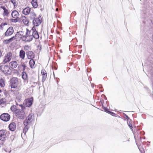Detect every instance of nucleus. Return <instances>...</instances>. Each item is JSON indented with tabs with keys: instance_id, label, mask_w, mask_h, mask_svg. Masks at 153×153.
Instances as JSON below:
<instances>
[{
	"instance_id": "nucleus-1",
	"label": "nucleus",
	"mask_w": 153,
	"mask_h": 153,
	"mask_svg": "<svg viewBox=\"0 0 153 153\" xmlns=\"http://www.w3.org/2000/svg\"><path fill=\"white\" fill-rule=\"evenodd\" d=\"M19 105L21 107V109H17L16 110L15 113L16 116L18 118L20 119H23L25 117V115L24 111V110L25 108V107L22 104Z\"/></svg>"
},
{
	"instance_id": "nucleus-2",
	"label": "nucleus",
	"mask_w": 153,
	"mask_h": 153,
	"mask_svg": "<svg viewBox=\"0 0 153 153\" xmlns=\"http://www.w3.org/2000/svg\"><path fill=\"white\" fill-rule=\"evenodd\" d=\"M9 132L6 130H0V141L4 143L8 136Z\"/></svg>"
},
{
	"instance_id": "nucleus-3",
	"label": "nucleus",
	"mask_w": 153,
	"mask_h": 153,
	"mask_svg": "<svg viewBox=\"0 0 153 153\" xmlns=\"http://www.w3.org/2000/svg\"><path fill=\"white\" fill-rule=\"evenodd\" d=\"M34 119V115L33 114L31 113L26 118V119L24 121L23 123H25V125H30L32 122L33 120Z\"/></svg>"
},
{
	"instance_id": "nucleus-4",
	"label": "nucleus",
	"mask_w": 153,
	"mask_h": 153,
	"mask_svg": "<svg viewBox=\"0 0 153 153\" xmlns=\"http://www.w3.org/2000/svg\"><path fill=\"white\" fill-rule=\"evenodd\" d=\"M1 71L5 74L10 75L11 73V70L7 65H2Z\"/></svg>"
},
{
	"instance_id": "nucleus-5",
	"label": "nucleus",
	"mask_w": 153,
	"mask_h": 153,
	"mask_svg": "<svg viewBox=\"0 0 153 153\" xmlns=\"http://www.w3.org/2000/svg\"><path fill=\"white\" fill-rule=\"evenodd\" d=\"M10 115L7 113H3L0 116L1 120L4 122H7L8 121L10 120Z\"/></svg>"
},
{
	"instance_id": "nucleus-6",
	"label": "nucleus",
	"mask_w": 153,
	"mask_h": 153,
	"mask_svg": "<svg viewBox=\"0 0 153 153\" xmlns=\"http://www.w3.org/2000/svg\"><path fill=\"white\" fill-rule=\"evenodd\" d=\"M18 79L17 78L13 77L10 80V86L11 88H15L18 85Z\"/></svg>"
},
{
	"instance_id": "nucleus-7",
	"label": "nucleus",
	"mask_w": 153,
	"mask_h": 153,
	"mask_svg": "<svg viewBox=\"0 0 153 153\" xmlns=\"http://www.w3.org/2000/svg\"><path fill=\"white\" fill-rule=\"evenodd\" d=\"M42 22V18L41 16L39 17H36L33 20V24L34 25V27L38 26Z\"/></svg>"
},
{
	"instance_id": "nucleus-8",
	"label": "nucleus",
	"mask_w": 153,
	"mask_h": 153,
	"mask_svg": "<svg viewBox=\"0 0 153 153\" xmlns=\"http://www.w3.org/2000/svg\"><path fill=\"white\" fill-rule=\"evenodd\" d=\"M31 35L35 39H37L39 37V36L38 32L36 31V27H33L32 28V32Z\"/></svg>"
},
{
	"instance_id": "nucleus-9",
	"label": "nucleus",
	"mask_w": 153,
	"mask_h": 153,
	"mask_svg": "<svg viewBox=\"0 0 153 153\" xmlns=\"http://www.w3.org/2000/svg\"><path fill=\"white\" fill-rule=\"evenodd\" d=\"M33 39L32 36H24L22 37V40L23 41L30 42Z\"/></svg>"
},
{
	"instance_id": "nucleus-10",
	"label": "nucleus",
	"mask_w": 153,
	"mask_h": 153,
	"mask_svg": "<svg viewBox=\"0 0 153 153\" xmlns=\"http://www.w3.org/2000/svg\"><path fill=\"white\" fill-rule=\"evenodd\" d=\"M12 57V53L11 52H9L4 57L3 62L5 63H7L11 60Z\"/></svg>"
},
{
	"instance_id": "nucleus-11",
	"label": "nucleus",
	"mask_w": 153,
	"mask_h": 153,
	"mask_svg": "<svg viewBox=\"0 0 153 153\" xmlns=\"http://www.w3.org/2000/svg\"><path fill=\"white\" fill-rule=\"evenodd\" d=\"M14 32L13 27H10L5 33V36H7L12 35Z\"/></svg>"
},
{
	"instance_id": "nucleus-12",
	"label": "nucleus",
	"mask_w": 153,
	"mask_h": 153,
	"mask_svg": "<svg viewBox=\"0 0 153 153\" xmlns=\"http://www.w3.org/2000/svg\"><path fill=\"white\" fill-rule=\"evenodd\" d=\"M33 99V98H30L28 100H25L24 104L26 107H30L32 104Z\"/></svg>"
},
{
	"instance_id": "nucleus-13",
	"label": "nucleus",
	"mask_w": 153,
	"mask_h": 153,
	"mask_svg": "<svg viewBox=\"0 0 153 153\" xmlns=\"http://www.w3.org/2000/svg\"><path fill=\"white\" fill-rule=\"evenodd\" d=\"M27 56V58L29 59H33L34 58V53L31 51H28L26 53Z\"/></svg>"
},
{
	"instance_id": "nucleus-14",
	"label": "nucleus",
	"mask_w": 153,
	"mask_h": 153,
	"mask_svg": "<svg viewBox=\"0 0 153 153\" xmlns=\"http://www.w3.org/2000/svg\"><path fill=\"white\" fill-rule=\"evenodd\" d=\"M41 74L42 76V82H44L46 79L47 76V73L44 69H42L41 71Z\"/></svg>"
},
{
	"instance_id": "nucleus-15",
	"label": "nucleus",
	"mask_w": 153,
	"mask_h": 153,
	"mask_svg": "<svg viewBox=\"0 0 153 153\" xmlns=\"http://www.w3.org/2000/svg\"><path fill=\"white\" fill-rule=\"evenodd\" d=\"M8 128L9 130L11 131H14L16 128V123L14 122L11 123L9 125Z\"/></svg>"
},
{
	"instance_id": "nucleus-16",
	"label": "nucleus",
	"mask_w": 153,
	"mask_h": 153,
	"mask_svg": "<svg viewBox=\"0 0 153 153\" xmlns=\"http://www.w3.org/2000/svg\"><path fill=\"white\" fill-rule=\"evenodd\" d=\"M19 15L18 12L16 10L13 11L11 14V16L13 18H19Z\"/></svg>"
},
{
	"instance_id": "nucleus-17",
	"label": "nucleus",
	"mask_w": 153,
	"mask_h": 153,
	"mask_svg": "<svg viewBox=\"0 0 153 153\" xmlns=\"http://www.w3.org/2000/svg\"><path fill=\"white\" fill-rule=\"evenodd\" d=\"M3 10V15L4 16H7L10 11H9L4 6H2L1 7Z\"/></svg>"
},
{
	"instance_id": "nucleus-18",
	"label": "nucleus",
	"mask_w": 153,
	"mask_h": 153,
	"mask_svg": "<svg viewBox=\"0 0 153 153\" xmlns=\"http://www.w3.org/2000/svg\"><path fill=\"white\" fill-rule=\"evenodd\" d=\"M31 8L29 7H27L24 9L22 11V13L25 15H28L30 12Z\"/></svg>"
},
{
	"instance_id": "nucleus-19",
	"label": "nucleus",
	"mask_w": 153,
	"mask_h": 153,
	"mask_svg": "<svg viewBox=\"0 0 153 153\" xmlns=\"http://www.w3.org/2000/svg\"><path fill=\"white\" fill-rule=\"evenodd\" d=\"M17 65V63L16 61L10 62L9 63L10 67L13 69L16 68Z\"/></svg>"
},
{
	"instance_id": "nucleus-20",
	"label": "nucleus",
	"mask_w": 153,
	"mask_h": 153,
	"mask_svg": "<svg viewBox=\"0 0 153 153\" xmlns=\"http://www.w3.org/2000/svg\"><path fill=\"white\" fill-rule=\"evenodd\" d=\"M15 39V36H13L12 37L7 39L5 40L4 41V44H8L11 42H12L13 40H14Z\"/></svg>"
},
{
	"instance_id": "nucleus-21",
	"label": "nucleus",
	"mask_w": 153,
	"mask_h": 153,
	"mask_svg": "<svg viewBox=\"0 0 153 153\" xmlns=\"http://www.w3.org/2000/svg\"><path fill=\"white\" fill-rule=\"evenodd\" d=\"M25 52L23 50H21L19 52V56L22 59H24L25 57Z\"/></svg>"
},
{
	"instance_id": "nucleus-22",
	"label": "nucleus",
	"mask_w": 153,
	"mask_h": 153,
	"mask_svg": "<svg viewBox=\"0 0 153 153\" xmlns=\"http://www.w3.org/2000/svg\"><path fill=\"white\" fill-rule=\"evenodd\" d=\"M23 124L25 126V127L23 129V133L25 134L29 129L30 125H25V123H24Z\"/></svg>"
},
{
	"instance_id": "nucleus-23",
	"label": "nucleus",
	"mask_w": 153,
	"mask_h": 153,
	"mask_svg": "<svg viewBox=\"0 0 153 153\" xmlns=\"http://www.w3.org/2000/svg\"><path fill=\"white\" fill-rule=\"evenodd\" d=\"M22 76L23 79L27 82H28L27 80V76L26 73L25 72L23 71L22 74Z\"/></svg>"
},
{
	"instance_id": "nucleus-24",
	"label": "nucleus",
	"mask_w": 153,
	"mask_h": 153,
	"mask_svg": "<svg viewBox=\"0 0 153 153\" xmlns=\"http://www.w3.org/2000/svg\"><path fill=\"white\" fill-rule=\"evenodd\" d=\"M31 4L33 7L34 8H36L38 6L37 0H33L31 1Z\"/></svg>"
},
{
	"instance_id": "nucleus-25",
	"label": "nucleus",
	"mask_w": 153,
	"mask_h": 153,
	"mask_svg": "<svg viewBox=\"0 0 153 153\" xmlns=\"http://www.w3.org/2000/svg\"><path fill=\"white\" fill-rule=\"evenodd\" d=\"M21 19L25 24L27 25L28 24L29 21L25 16H22L21 18Z\"/></svg>"
},
{
	"instance_id": "nucleus-26",
	"label": "nucleus",
	"mask_w": 153,
	"mask_h": 153,
	"mask_svg": "<svg viewBox=\"0 0 153 153\" xmlns=\"http://www.w3.org/2000/svg\"><path fill=\"white\" fill-rule=\"evenodd\" d=\"M35 62L33 59H31L29 61V65L31 68H33L35 67Z\"/></svg>"
},
{
	"instance_id": "nucleus-27",
	"label": "nucleus",
	"mask_w": 153,
	"mask_h": 153,
	"mask_svg": "<svg viewBox=\"0 0 153 153\" xmlns=\"http://www.w3.org/2000/svg\"><path fill=\"white\" fill-rule=\"evenodd\" d=\"M30 19L31 20H33L34 19L36 18V14L33 12H31L30 13L29 17Z\"/></svg>"
},
{
	"instance_id": "nucleus-28",
	"label": "nucleus",
	"mask_w": 153,
	"mask_h": 153,
	"mask_svg": "<svg viewBox=\"0 0 153 153\" xmlns=\"http://www.w3.org/2000/svg\"><path fill=\"white\" fill-rule=\"evenodd\" d=\"M32 32V29L30 30H29L28 29H27L25 35L24 36H31Z\"/></svg>"
},
{
	"instance_id": "nucleus-29",
	"label": "nucleus",
	"mask_w": 153,
	"mask_h": 153,
	"mask_svg": "<svg viewBox=\"0 0 153 153\" xmlns=\"http://www.w3.org/2000/svg\"><path fill=\"white\" fill-rule=\"evenodd\" d=\"M5 86L4 81L3 79H0V86L1 87H3Z\"/></svg>"
},
{
	"instance_id": "nucleus-30",
	"label": "nucleus",
	"mask_w": 153,
	"mask_h": 153,
	"mask_svg": "<svg viewBox=\"0 0 153 153\" xmlns=\"http://www.w3.org/2000/svg\"><path fill=\"white\" fill-rule=\"evenodd\" d=\"M14 18V19H10L11 22H12L16 23V22H18L20 19L19 18Z\"/></svg>"
},
{
	"instance_id": "nucleus-31",
	"label": "nucleus",
	"mask_w": 153,
	"mask_h": 153,
	"mask_svg": "<svg viewBox=\"0 0 153 153\" xmlns=\"http://www.w3.org/2000/svg\"><path fill=\"white\" fill-rule=\"evenodd\" d=\"M30 84L32 85L31 87H35L37 84V82H33L31 80H30Z\"/></svg>"
},
{
	"instance_id": "nucleus-32",
	"label": "nucleus",
	"mask_w": 153,
	"mask_h": 153,
	"mask_svg": "<svg viewBox=\"0 0 153 153\" xmlns=\"http://www.w3.org/2000/svg\"><path fill=\"white\" fill-rule=\"evenodd\" d=\"M6 102L5 99H0V105L1 104H5Z\"/></svg>"
},
{
	"instance_id": "nucleus-33",
	"label": "nucleus",
	"mask_w": 153,
	"mask_h": 153,
	"mask_svg": "<svg viewBox=\"0 0 153 153\" xmlns=\"http://www.w3.org/2000/svg\"><path fill=\"white\" fill-rule=\"evenodd\" d=\"M19 36H20V38L22 39V37L24 36V35H23V32H22V31H20L19 32H18L16 34V35H18V36L19 35Z\"/></svg>"
},
{
	"instance_id": "nucleus-34",
	"label": "nucleus",
	"mask_w": 153,
	"mask_h": 153,
	"mask_svg": "<svg viewBox=\"0 0 153 153\" xmlns=\"http://www.w3.org/2000/svg\"><path fill=\"white\" fill-rule=\"evenodd\" d=\"M10 1L13 4L14 7L16 6V4L15 0H11Z\"/></svg>"
},
{
	"instance_id": "nucleus-35",
	"label": "nucleus",
	"mask_w": 153,
	"mask_h": 153,
	"mask_svg": "<svg viewBox=\"0 0 153 153\" xmlns=\"http://www.w3.org/2000/svg\"><path fill=\"white\" fill-rule=\"evenodd\" d=\"M127 124H128L129 127L130 128L131 130H132L133 127L132 126V125L130 123V122H127Z\"/></svg>"
},
{
	"instance_id": "nucleus-36",
	"label": "nucleus",
	"mask_w": 153,
	"mask_h": 153,
	"mask_svg": "<svg viewBox=\"0 0 153 153\" xmlns=\"http://www.w3.org/2000/svg\"><path fill=\"white\" fill-rule=\"evenodd\" d=\"M123 114L124 115L123 117L124 118H126L127 120H128L129 119V118L128 117L127 115H126L125 114L123 113Z\"/></svg>"
},
{
	"instance_id": "nucleus-37",
	"label": "nucleus",
	"mask_w": 153,
	"mask_h": 153,
	"mask_svg": "<svg viewBox=\"0 0 153 153\" xmlns=\"http://www.w3.org/2000/svg\"><path fill=\"white\" fill-rule=\"evenodd\" d=\"M11 110L13 111H15L17 109H16V108L14 107V106H13V107H11L10 108Z\"/></svg>"
},
{
	"instance_id": "nucleus-38",
	"label": "nucleus",
	"mask_w": 153,
	"mask_h": 153,
	"mask_svg": "<svg viewBox=\"0 0 153 153\" xmlns=\"http://www.w3.org/2000/svg\"><path fill=\"white\" fill-rule=\"evenodd\" d=\"M103 109L105 112H107L108 113H109V112L110 111L108 110V109L105 108V107H104L103 108Z\"/></svg>"
},
{
	"instance_id": "nucleus-39",
	"label": "nucleus",
	"mask_w": 153,
	"mask_h": 153,
	"mask_svg": "<svg viewBox=\"0 0 153 153\" xmlns=\"http://www.w3.org/2000/svg\"><path fill=\"white\" fill-rule=\"evenodd\" d=\"M22 67H23V71H25V69L27 67V66L25 65L24 64H23L22 65Z\"/></svg>"
},
{
	"instance_id": "nucleus-40",
	"label": "nucleus",
	"mask_w": 153,
	"mask_h": 153,
	"mask_svg": "<svg viewBox=\"0 0 153 153\" xmlns=\"http://www.w3.org/2000/svg\"><path fill=\"white\" fill-rule=\"evenodd\" d=\"M108 114H111V115H112V116H113L114 114H115L114 113V112H112L111 111H109V112Z\"/></svg>"
},
{
	"instance_id": "nucleus-41",
	"label": "nucleus",
	"mask_w": 153,
	"mask_h": 153,
	"mask_svg": "<svg viewBox=\"0 0 153 153\" xmlns=\"http://www.w3.org/2000/svg\"><path fill=\"white\" fill-rule=\"evenodd\" d=\"M29 46L28 45H26L25 47V49L26 50H28V49Z\"/></svg>"
},
{
	"instance_id": "nucleus-42",
	"label": "nucleus",
	"mask_w": 153,
	"mask_h": 153,
	"mask_svg": "<svg viewBox=\"0 0 153 153\" xmlns=\"http://www.w3.org/2000/svg\"><path fill=\"white\" fill-rule=\"evenodd\" d=\"M3 28V24H1L0 25V29L2 30Z\"/></svg>"
},
{
	"instance_id": "nucleus-43",
	"label": "nucleus",
	"mask_w": 153,
	"mask_h": 153,
	"mask_svg": "<svg viewBox=\"0 0 153 153\" xmlns=\"http://www.w3.org/2000/svg\"><path fill=\"white\" fill-rule=\"evenodd\" d=\"M4 143L0 141V148L1 147V146Z\"/></svg>"
},
{
	"instance_id": "nucleus-44",
	"label": "nucleus",
	"mask_w": 153,
	"mask_h": 153,
	"mask_svg": "<svg viewBox=\"0 0 153 153\" xmlns=\"http://www.w3.org/2000/svg\"><path fill=\"white\" fill-rule=\"evenodd\" d=\"M1 24H3V26L6 25H7V23H2Z\"/></svg>"
},
{
	"instance_id": "nucleus-45",
	"label": "nucleus",
	"mask_w": 153,
	"mask_h": 153,
	"mask_svg": "<svg viewBox=\"0 0 153 153\" xmlns=\"http://www.w3.org/2000/svg\"><path fill=\"white\" fill-rule=\"evenodd\" d=\"M2 67V65L1 64H0V71L1 70Z\"/></svg>"
},
{
	"instance_id": "nucleus-46",
	"label": "nucleus",
	"mask_w": 153,
	"mask_h": 153,
	"mask_svg": "<svg viewBox=\"0 0 153 153\" xmlns=\"http://www.w3.org/2000/svg\"><path fill=\"white\" fill-rule=\"evenodd\" d=\"M2 55V52L0 50V58L1 57Z\"/></svg>"
},
{
	"instance_id": "nucleus-47",
	"label": "nucleus",
	"mask_w": 153,
	"mask_h": 153,
	"mask_svg": "<svg viewBox=\"0 0 153 153\" xmlns=\"http://www.w3.org/2000/svg\"><path fill=\"white\" fill-rule=\"evenodd\" d=\"M103 95L105 97V100H107V98L104 95Z\"/></svg>"
},
{
	"instance_id": "nucleus-48",
	"label": "nucleus",
	"mask_w": 153,
	"mask_h": 153,
	"mask_svg": "<svg viewBox=\"0 0 153 153\" xmlns=\"http://www.w3.org/2000/svg\"><path fill=\"white\" fill-rule=\"evenodd\" d=\"M58 10V8H56V11H57Z\"/></svg>"
},
{
	"instance_id": "nucleus-49",
	"label": "nucleus",
	"mask_w": 153,
	"mask_h": 153,
	"mask_svg": "<svg viewBox=\"0 0 153 153\" xmlns=\"http://www.w3.org/2000/svg\"><path fill=\"white\" fill-rule=\"evenodd\" d=\"M1 90H0V93H1Z\"/></svg>"
}]
</instances>
